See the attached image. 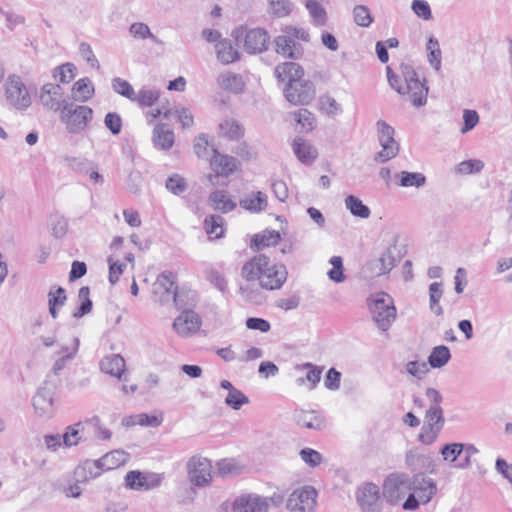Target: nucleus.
<instances>
[{"label": "nucleus", "mask_w": 512, "mask_h": 512, "mask_svg": "<svg viewBox=\"0 0 512 512\" xmlns=\"http://www.w3.org/2000/svg\"><path fill=\"white\" fill-rule=\"evenodd\" d=\"M303 75V68L295 62H284L275 68V76L282 82L296 83L302 80Z\"/></svg>", "instance_id": "obj_24"}, {"label": "nucleus", "mask_w": 512, "mask_h": 512, "mask_svg": "<svg viewBox=\"0 0 512 512\" xmlns=\"http://www.w3.org/2000/svg\"><path fill=\"white\" fill-rule=\"evenodd\" d=\"M297 369H305L307 370V374L305 377H299L296 379V384L301 386L305 383V381L309 382V388L312 390L319 383L322 368L313 365L312 363H304L301 366H297Z\"/></svg>", "instance_id": "obj_34"}, {"label": "nucleus", "mask_w": 512, "mask_h": 512, "mask_svg": "<svg viewBox=\"0 0 512 512\" xmlns=\"http://www.w3.org/2000/svg\"><path fill=\"white\" fill-rule=\"evenodd\" d=\"M357 503L363 512H380V490L373 483H365L356 492Z\"/></svg>", "instance_id": "obj_17"}, {"label": "nucleus", "mask_w": 512, "mask_h": 512, "mask_svg": "<svg viewBox=\"0 0 512 512\" xmlns=\"http://www.w3.org/2000/svg\"><path fill=\"white\" fill-rule=\"evenodd\" d=\"M218 60L222 64H230L240 58L239 51L233 47L232 42L227 39L218 41L215 45Z\"/></svg>", "instance_id": "obj_29"}, {"label": "nucleus", "mask_w": 512, "mask_h": 512, "mask_svg": "<svg viewBox=\"0 0 512 512\" xmlns=\"http://www.w3.org/2000/svg\"><path fill=\"white\" fill-rule=\"evenodd\" d=\"M390 86L401 95L409 94L414 106L421 107L426 104L428 87L422 82L412 66H401V76L392 73L389 66L386 68Z\"/></svg>", "instance_id": "obj_2"}, {"label": "nucleus", "mask_w": 512, "mask_h": 512, "mask_svg": "<svg viewBox=\"0 0 512 512\" xmlns=\"http://www.w3.org/2000/svg\"><path fill=\"white\" fill-rule=\"evenodd\" d=\"M224 219L220 215H211L205 218L204 227L208 235H213L215 238L222 237L224 233Z\"/></svg>", "instance_id": "obj_44"}, {"label": "nucleus", "mask_w": 512, "mask_h": 512, "mask_svg": "<svg viewBox=\"0 0 512 512\" xmlns=\"http://www.w3.org/2000/svg\"><path fill=\"white\" fill-rule=\"evenodd\" d=\"M129 459V454L123 450H113L106 453L98 460H86L79 465L74 475L77 481H86L99 476L103 471L112 470L124 465Z\"/></svg>", "instance_id": "obj_4"}, {"label": "nucleus", "mask_w": 512, "mask_h": 512, "mask_svg": "<svg viewBox=\"0 0 512 512\" xmlns=\"http://www.w3.org/2000/svg\"><path fill=\"white\" fill-rule=\"evenodd\" d=\"M353 18L354 22L361 27H369L374 21L370 9L365 5H357L354 7Z\"/></svg>", "instance_id": "obj_51"}, {"label": "nucleus", "mask_w": 512, "mask_h": 512, "mask_svg": "<svg viewBox=\"0 0 512 512\" xmlns=\"http://www.w3.org/2000/svg\"><path fill=\"white\" fill-rule=\"evenodd\" d=\"M160 93L158 90L141 89L136 94V100L143 107H150L159 99Z\"/></svg>", "instance_id": "obj_56"}, {"label": "nucleus", "mask_w": 512, "mask_h": 512, "mask_svg": "<svg viewBox=\"0 0 512 512\" xmlns=\"http://www.w3.org/2000/svg\"><path fill=\"white\" fill-rule=\"evenodd\" d=\"M209 204L214 210L228 213L235 209L236 202L231 199L225 190H215L209 195Z\"/></svg>", "instance_id": "obj_28"}, {"label": "nucleus", "mask_w": 512, "mask_h": 512, "mask_svg": "<svg viewBox=\"0 0 512 512\" xmlns=\"http://www.w3.org/2000/svg\"><path fill=\"white\" fill-rule=\"evenodd\" d=\"M66 292L62 287H58L55 291L50 290L48 293V305L51 316L56 319L58 317V309L66 302Z\"/></svg>", "instance_id": "obj_41"}, {"label": "nucleus", "mask_w": 512, "mask_h": 512, "mask_svg": "<svg viewBox=\"0 0 512 512\" xmlns=\"http://www.w3.org/2000/svg\"><path fill=\"white\" fill-rule=\"evenodd\" d=\"M294 9V3L291 0H269L267 12L274 18H284L289 16Z\"/></svg>", "instance_id": "obj_33"}, {"label": "nucleus", "mask_w": 512, "mask_h": 512, "mask_svg": "<svg viewBox=\"0 0 512 512\" xmlns=\"http://www.w3.org/2000/svg\"><path fill=\"white\" fill-rule=\"evenodd\" d=\"M85 428L91 427L94 432V436L100 440H110L112 432L101 425L99 416L95 415L83 421Z\"/></svg>", "instance_id": "obj_47"}, {"label": "nucleus", "mask_w": 512, "mask_h": 512, "mask_svg": "<svg viewBox=\"0 0 512 512\" xmlns=\"http://www.w3.org/2000/svg\"><path fill=\"white\" fill-rule=\"evenodd\" d=\"M72 92L76 100L86 102L94 95V87L90 79L84 77L74 83Z\"/></svg>", "instance_id": "obj_36"}, {"label": "nucleus", "mask_w": 512, "mask_h": 512, "mask_svg": "<svg viewBox=\"0 0 512 512\" xmlns=\"http://www.w3.org/2000/svg\"><path fill=\"white\" fill-rule=\"evenodd\" d=\"M269 500L255 494L242 495L233 503L234 512H268Z\"/></svg>", "instance_id": "obj_19"}, {"label": "nucleus", "mask_w": 512, "mask_h": 512, "mask_svg": "<svg viewBox=\"0 0 512 512\" xmlns=\"http://www.w3.org/2000/svg\"><path fill=\"white\" fill-rule=\"evenodd\" d=\"M112 88L119 95L126 97L131 101L136 100V93L134 91V88L128 81L120 77H115L112 79Z\"/></svg>", "instance_id": "obj_50"}, {"label": "nucleus", "mask_w": 512, "mask_h": 512, "mask_svg": "<svg viewBox=\"0 0 512 512\" xmlns=\"http://www.w3.org/2000/svg\"><path fill=\"white\" fill-rule=\"evenodd\" d=\"M379 142L382 150L377 153L375 160L386 162L394 158L399 152V145L394 139V128L383 120L377 122Z\"/></svg>", "instance_id": "obj_12"}, {"label": "nucleus", "mask_w": 512, "mask_h": 512, "mask_svg": "<svg viewBox=\"0 0 512 512\" xmlns=\"http://www.w3.org/2000/svg\"><path fill=\"white\" fill-rule=\"evenodd\" d=\"M5 97L7 102L19 111L28 109L31 105V96L21 77L9 75L5 83Z\"/></svg>", "instance_id": "obj_9"}, {"label": "nucleus", "mask_w": 512, "mask_h": 512, "mask_svg": "<svg viewBox=\"0 0 512 512\" xmlns=\"http://www.w3.org/2000/svg\"><path fill=\"white\" fill-rule=\"evenodd\" d=\"M450 358L451 353L449 348L445 345H439L433 348L428 357V363L432 368H441L448 363Z\"/></svg>", "instance_id": "obj_40"}, {"label": "nucleus", "mask_w": 512, "mask_h": 512, "mask_svg": "<svg viewBox=\"0 0 512 512\" xmlns=\"http://www.w3.org/2000/svg\"><path fill=\"white\" fill-rule=\"evenodd\" d=\"M220 135L229 140H239L244 135V128L233 119H226L219 124Z\"/></svg>", "instance_id": "obj_35"}, {"label": "nucleus", "mask_w": 512, "mask_h": 512, "mask_svg": "<svg viewBox=\"0 0 512 512\" xmlns=\"http://www.w3.org/2000/svg\"><path fill=\"white\" fill-rule=\"evenodd\" d=\"M269 38L265 29L247 30L244 37V50L249 54H260L267 50Z\"/></svg>", "instance_id": "obj_18"}, {"label": "nucleus", "mask_w": 512, "mask_h": 512, "mask_svg": "<svg viewBox=\"0 0 512 512\" xmlns=\"http://www.w3.org/2000/svg\"><path fill=\"white\" fill-rule=\"evenodd\" d=\"M295 120L298 124H300L304 129L310 131L314 128L315 117L313 113H311L307 109H300L294 113Z\"/></svg>", "instance_id": "obj_60"}, {"label": "nucleus", "mask_w": 512, "mask_h": 512, "mask_svg": "<svg viewBox=\"0 0 512 512\" xmlns=\"http://www.w3.org/2000/svg\"><path fill=\"white\" fill-rule=\"evenodd\" d=\"M442 294H443L442 283L433 282L430 284V286H429L430 309L437 316H440L443 314V309L439 305Z\"/></svg>", "instance_id": "obj_46"}, {"label": "nucleus", "mask_w": 512, "mask_h": 512, "mask_svg": "<svg viewBox=\"0 0 512 512\" xmlns=\"http://www.w3.org/2000/svg\"><path fill=\"white\" fill-rule=\"evenodd\" d=\"M57 385L50 379H46L34 395L32 402L37 415L50 417L54 412V396Z\"/></svg>", "instance_id": "obj_11"}, {"label": "nucleus", "mask_w": 512, "mask_h": 512, "mask_svg": "<svg viewBox=\"0 0 512 512\" xmlns=\"http://www.w3.org/2000/svg\"><path fill=\"white\" fill-rule=\"evenodd\" d=\"M100 368L104 373L121 379L122 374L125 372L126 364L120 354H111L101 360Z\"/></svg>", "instance_id": "obj_26"}, {"label": "nucleus", "mask_w": 512, "mask_h": 512, "mask_svg": "<svg viewBox=\"0 0 512 512\" xmlns=\"http://www.w3.org/2000/svg\"><path fill=\"white\" fill-rule=\"evenodd\" d=\"M427 50L429 51L428 54V61L430 65L436 70L439 71L441 69V49L439 46V42L436 38L431 36L428 39L427 42Z\"/></svg>", "instance_id": "obj_48"}, {"label": "nucleus", "mask_w": 512, "mask_h": 512, "mask_svg": "<svg viewBox=\"0 0 512 512\" xmlns=\"http://www.w3.org/2000/svg\"><path fill=\"white\" fill-rule=\"evenodd\" d=\"M464 444L462 443H450L444 445L440 453L445 461L454 462L463 452Z\"/></svg>", "instance_id": "obj_59"}, {"label": "nucleus", "mask_w": 512, "mask_h": 512, "mask_svg": "<svg viewBox=\"0 0 512 512\" xmlns=\"http://www.w3.org/2000/svg\"><path fill=\"white\" fill-rule=\"evenodd\" d=\"M395 177L399 178L398 185L401 187H422L426 183V177L420 172L402 171L396 174Z\"/></svg>", "instance_id": "obj_39"}, {"label": "nucleus", "mask_w": 512, "mask_h": 512, "mask_svg": "<svg viewBox=\"0 0 512 512\" xmlns=\"http://www.w3.org/2000/svg\"><path fill=\"white\" fill-rule=\"evenodd\" d=\"M39 99L43 107L50 111H62L69 101L64 98L63 88L59 84L46 83L39 92Z\"/></svg>", "instance_id": "obj_16"}, {"label": "nucleus", "mask_w": 512, "mask_h": 512, "mask_svg": "<svg viewBox=\"0 0 512 512\" xmlns=\"http://www.w3.org/2000/svg\"><path fill=\"white\" fill-rule=\"evenodd\" d=\"M200 316L192 310H184L173 322V327L181 336L196 333L201 327Z\"/></svg>", "instance_id": "obj_20"}, {"label": "nucleus", "mask_w": 512, "mask_h": 512, "mask_svg": "<svg viewBox=\"0 0 512 512\" xmlns=\"http://www.w3.org/2000/svg\"><path fill=\"white\" fill-rule=\"evenodd\" d=\"M368 305L377 327L387 331L396 319V308L392 297L385 292H379L368 299Z\"/></svg>", "instance_id": "obj_6"}, {"label": "nucleus", "mask_w": 512, "mask_h": 512, "mask_svg": "<svg viewBox=\"0 0 512 512\" xmlns=\"http://www.w3.org/2000/svg\"><path fill=\"white\" fill-rule=\"evenodd\" d=\"M410 484V492L412 491V493H409L402 505L404 510H415L420 503L427 504L437 491L436 482L424 473L415 474L410 479Z\"/></svg>", "instance_id": "obj_5"}, {"label": "nucleus", "mask_w": 512, "mask_h": 512, "mask_svg": "<svg viewBox=\"0 0 512 512\" xmlns=\"http://www.w3.org/2000/svg\"><path fill=\"white\" fill-rule=\"evenodd\" d=\"M284 95L288 102L294 105H308L315 97V86L309 80L287 83Z\"/></svg>", "instance_id": "obj_13"}, {"label": "nucleus", "mask_w": 512, "mask_h": 512, "mask_svg": "<svg viewBox=\"0 0 512 512\" xmlns=\"http://www.w3.org/2000/svg\"><path fill=\"white\" fill-rule=\"evenodd\" d=\"M292 147L294 154L303 164H312L318 156L317 149L301 137L294 139Z\"/></svg>", "instance_id": "obj_25"}, {"label": "nucleus", "mask_w": 512, "mask_h": 512, "mask_svg": "<svg viewBox=\"0 0 512 512\" xmlns=\"http://www.w3.org/2000/svg\"><path fill=\"white\" fill-rule=\"evenodd\" d=\"M176 275L171 271H164L158 275L153 284L154 301L160 305L173 303L177 309L182 308Z\"/></svg>", "instance_id": "obj_7"}, {"label": "nucleus", "mask_w": 512, "mask_h": 512, "mask_svg": "<svg viewBox=\"0 0 512 512\" xmlns=\"http://www.w3.org/2000/svg\"><path fill=\"white\" fill-rule=\"evenodd\" d=\"M241 273L247 281H258L261 288L266 290L280 289L288 275L285 265L272 263L264 254H259L245 263Z\"/></svg>", "instance_id": "obj_1"}, {"label": "nucleus", "mask_w": 512, "mask_h": 512, "mask_svg": "<svg viewBox=\"0 0 512 512\" xmlns=\"http://www.w3.org/2000/svg\"><path fill=\"white\" fill-rule=\"evenodd\" d=\"M126 486L133 490H149L158 485V481L149 483L146 475L140 471H130L125 477Z\"/></svg>", "instance_id": "obj_32"}, {"label": "nucleus", "mask_w": 512, "mask_h": 512, "mask_svg": "<svg viewBox=\"0 0 512 512\" xmlns=\"http://www.w3.org/2000/svg\"><path fill=\"white\" fill-rule=\"evenodd\" d=\"M78 299L81 303L78 309L73 313L75 318H81L92 310L93 303L90 299V289L88 286H83L79 289Z\"/></svg>", "instance_id": "obj_43"}, {"label": "nucleus", "mask_w": 512, "mask_h": 512, "mask_svg": "<svg viewBox=\"0 0 512 512\" xmlns=\"http://www.w3.org/2000/svg\"><path fill=\"white\" fill-rule=\"evenodd\" d=\"M129 33L132 37L139 40L152 39L156 41V36L151 32L149 26L143 22L132 23L129 27Z\"/></svg>", "instance_id": "obj_54"}, {"label": "nucleus", "mask_w": 512, "mask_h": 512, "mask_svg": "<svg viewBox=\"0 0 512 512\" xmlns=\"http://www.w3.org/2000/svg\"><path fill=\"white\" fill-rule=\"evenodd\" d=\"M217 83L222 89L234 94L241 93L245 88L243 77L232 72L220 74L217 78Z\"/></svg>", "instance_id": "obj_27"}, {"label": "nucleus", "mask_w": 512, "mask_h": 512, "mask_svg": "<svg viewBox=\"0 0 512 512\" xmlns=\"http://www.w3.org/2000/svg\"><path fill=\"white\" fill-rule=\"evenodd\" d=\"M484 168V162L479 159H470V160H464L460 162L456 168L455 172L457 174L461 175H469V174H476L482 171Z\"/></svg>", "instance_id": "obj_52"}, {"label": "nucleus", "mask_w": 512, "mask_h": 512, "mask_svg": "<svg viewBox=\"0 0 512 512\" xmlns=\"http://www.w3.org/2000/svg\"><path fill=\"white\" fill-rule=\"evenodd\" d=\"M395 264L396 258L394 256L393 249H386L380 256V258L376 261V266L378 267V265H380L378 270L376 271V274L383 275L390 272L392 268L395 266Z\"/></svg>", "instance_id": "obj_49"}, {"label": "nucleus", "mask_w": 512, "mask_h": 512, "mask_svg": "<svg viewBox=\"0 0 512 512\" xmlns=\"http://www.w3.org/2000/svg\"><path fill=\"white\" fill-rule=\"evenodd\" d=\"M301 459L310 467L318 466L322 461V455L311 448H304L300 451Z\"/></svg>", "instance_id": "obj_64"}, {"label": "nucleus", "mask_w": 512, "mask_h": 512, "mask_svg": "<svg viewBox=\"0 0 512 512\" xmlns=\"http://www.w3.org/2000/svg\"><path fill=\"white\" fill-rule=\"evenodd\" d=\"M425 394L430 405L425 413V423L422 426L418 439L425 445H431L436 441L445 424V418L441 408L443 397L440 392L434 388H427Z\"/></svg>", "instance_id": "obj_3"}, {"label": "nucleus", "mask_w": 512, "mask_h": 512, "mask_svg": "<svg viewBox=\"0 0 512 512\" xmlns=\"http://www.w3.org/2000/svg\"><path fill=\"white\" fill-rule=\"evenodd\" d=\"M314 24L322 26L327 22V13L324 7L315 0H308L305 4Z\"/></svg>", "instance_id": "obj_45"}, {"label": "nucleus", "mask_w": 512, "mask_h": 512, "mask_svg": "<svg viewBox=\"0 0 512 512\" xmlns=\"http://www.w3.org/2000/svg\"><path fill=\"white\" fill-rule=\"evenodd\" d=\"M105 126L113 135H118L122 129V119L116 112H109L104 119Z\"/></svg>", "instance_id": "obj_63"}, {"label": "nucleus", "mask_w": 512, "mask_h": 512, "mask_svg": "<svg viewBox=\"0 0 512 512\" xmlns=\"http://www.w3.org/2000/svg\"><path fill=\"white\" fill-rule=\"evenodd\" d=\"M346 208L350 211L353 216L366 219L370 216V209L368 206L354 195H349L345 199Z\"/></svg>", "instance_id": "obj_42"}, {"label": "nucleus", "mask_w": 512, "mask_h": 512, "mask_svg": "<svg viewBox=\"0 0 512 512\" xmlns=\"http://www.w3.org/2000/svg\"><path fill=\"white\" fill-rule=\"evenodd\" d=\"M274 44L276 53L283 57L296 60L303 55L302 45L294 41L293 37L286 32L275 37Z\"/></svg>", "instance_id": "obj_22"}, {"label": "nucleus", "mask_w": 512, "mask_h": 512, "mask_svg": "<svg viewBox=\"0 0 512 512\" xmlns=\"http://www.w3.org/2000/svg\"><path fill=\"white\" fill-rule=\"evenodd\" d=\"M225 403L234 410H238L242 405L249 403L248 397L237 388L232 392H228Z\"/></svg>", "instance_id": "obj_57"}, {"label": "nucleus", "mask_w": 512, "mask_h": 512, "mask_svg": "<svg viewBox=\"0 0 512 512\" xmlns=\"http://www.w3.org/2000/svg\"><path fill=\"white\" fill-rule=\"evenodd\" d=\"M165 186L167 190L174 195H181L188 188L186 180L179 174L169 176L166 180Z\"/></svg>", "instance_id": "obj_53"}, {"label": "nucleus", "mask_w": 512, "mask_h": 512, "mask_svg": "<svg viewBox=\"0 0 512 512\" xmlns=\"http://www.w3.org/2000/svg\"><path fill=\"white\" fill-rule=\"evenodd\" d=\"M193 148L199 158H209V142L205 134H200L195 138Z\"/></svg>", "instance_id": "obj_62"}, {"label": "nucleus", "mask_w": 512, "mask_h": 512, "mask_svg": "<svg viewBox=\"0 0 512 512\" xmlns=\"http://www.w3.org/2000/svg\"><path fill=\"white\" fill-rule=\"evenodd\" d=\"M211 151L210 166L216 175L227 177L238 169L239 162L235 157L221 154L215 148H212Z\"/></svg>", "instance_id": "obj_21"}, {"label": "nucleus", "mask_w": 512, "mask_h": 512, "mask_svg": "<svg viewBox=\"0 0 512 512\" xmlns=\"http://www.w3.org/2000/svg\"><path fill=\"white\" fill-rule=\"evenodd\" d=\"M93 110L88 106H74L72 103L64 106L61 111L60 119L66 125V129L71 134H77L85 130L88 123L92 120Z\"/></svg>", "instance_id": "obj_8"}, {"label": "nucleus", "mask_w": 512, "mask_h": 512, "mask_svg": "<svg viewBox=\"0 0 512 512\" xmlns=\"http://www.w3.org/2000/svg\"><path fill=\"white\" fill-rule=\"evenodd\" d=\"M239 204L243 209L257 213L267 207V196L261 191L253 192L240 199Z\"/></svg>", "instance_id": "obj_30"}, {"label": "nucleus", "mask_w": 512, "mask_h": 512, "mask_svg": "<svg viewBox=\"0 0 512 512\" xmlns=\"http://www.w3.org/2000/svg\"><path fill=\"white\" fill-rule=\"evenodd\" d=\"M280 240V233L275 230H265L263 234H257L252 239V247L262 250L265 247L275 246Z\"/></svg>", "instance_id": "obj_38"}, {"label": "nucleus", "mask_w": 512, "mask_h": 512, "mask_svg": "<svg viewBox=\"0 0 512 512\" xmlns=\"http://www.w3.org/2000/svg\"><path fill=\"white\" fill-rule=\"evenodd\" d=\"M154 144L164 150H168L173 146L174 133L166 124H159L153 131Z\"/></svg>", "instance_id": "obj_31"}, {"label": "nucleus", "mask_w": 512, "mask_h": 512, "mask_svg": "<svg viewBox=\"0 0 512 512\" xmlns=\"http://www.w3.org/2000/svg\"><path fill=\"white\" fill-rule=\"evenodd\" d=\"M330 264L333 266L332 269L328 271V277L330 280L335 283H341L345 280V275L343 273V260L340 256H333L330 259Z\"/></svg>", "instance_id": "obj_55"}, {"label": "nucleus", "mask_w": 512, "mask_h": 512, "mask_svg": "<svg viewBox=\"0 0 512 512\" xmlns=\"http://www.w3.org/2000/svg\"><path fill=\"white\" fill-rule=\"evenodd\" d=\"M410 477L403 473L389 475L383 484V496L391 505H396L410 493Z\"/></svg>", "instance_id": "obj_10"}, {"label": "nucleus", "mask_w": 512, "mask_h": 512, "mask_svg": "<svg viewBox=\"0 0 512 512\" xmlns=\"http://www.w3.org/2000/svg\"><path fill=\"white\" fill-rule=\"evenodd\" d=\"M411 9L419 18L423 20H430L432 18L430 5L425 0H413Z\"/></svg>", "instance_id": "obj_61"}, {"label": "nucleus", "mask_w": 512, "mask_h": 512, "mask_svg": "<svg viewBox=\"0 0 512 512\" xmlns=\"http://www.w3.org/2000/svg\"><path fill=\"white\" fill-rule=\"evenodd\" d=\"M188 476L195 486H206L212 479L211 462L201 456H192L187 463Z\"/></svg>", "instance_id": "obj_14"}, {"label": "nucleus", "mask_w": 512, "mask_h": 512, "mask_svg": "<svg viewBox=\"0 0 512 512\" xmlns=\"http://www.w3.org/2000/svg\"><path fill=\"white\" fill-rule=\"evenodd\" d=\"M296 424L301 428L320 431L326 426L325 417L317 411H296L294 414Z\"/></svg>", "instance_id": "obj_23"}, {"label": "nucleus", "mask_w": 512, "mask_h": 512, "mask_svg": "<svg viewBox=\"0 0 512 512\" xmlns=\"http://www.w3.org/2000/svg\"><path fill=\"white\" fill-rule=\"evenodd\" d=\"M85 429L86 428L83 422H77L66 427V431L63 434V445L65 447L76 446L80 441L83 440L82 434L84 433Z\"/></svg>", "instance_id": "obj_37"}, {"label": "nucleus", "mask_w": 512, "mask_h": 512, "mask_svg": "<svg viewBox=\"0 0 512 512\" xmlns=\"http://www.w3.org/2000/svg\"><path fill=\"white\" fill-rule=\"evenodd\" d=\"M75 69L72 63L63 64L53 70V77L59 79L61 83H69L74 78Z\"/></svg>", "instance_id": "obj_58"}, {"label": "nucleus", "mask_w": 512, "mask_h": 512, "mask_svg": "<svg viewBox=\"0 0 512 512\" xmlns=\"http://www.w3.org/2000/svg\"><path fill=\"white\" fill-rule=\"evenodd\" d=\"M316 497V490L312 487L296 489L287 500V509L290 512H313Z\"/></svg>", "instance_id": "obj_15"}]
</instances>
